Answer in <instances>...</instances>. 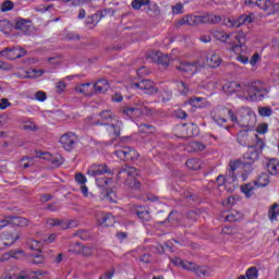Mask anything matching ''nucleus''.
Masks as SVG:
<instances>
[{
    "label": "nucleus",
    "mask_w": 279,
    "mask_h": 279,
    "mask_svg": "<svg viewBox=\"0 0 279 279\" xmlns=\"http://www.w3.org/2000/svg\"><path fill=\"white\" fill-rule=\"evenodd\" d=\"M228 117L233 124L238 123V125H242V128H252L253 125L252 122H250V119H252L251 116H244V121L241 122L236 114H234V111L228 107H216L211 111V119H214L215 123L218 125H226V123H228Z\"/></svg>",
    "instance_id": "nucleus-1"
},
{
    "label": "nucleus",
    "mask_w": 279,
    "mask_h": 279,
    "mask_svg": "<svg viewBox=\"0 0 279 279\" xmlns=\"http://www.w3.org/2000/svg\"><path fill=\"white\" fill-rule=\"evenodd\" d=\"M269 86L260 81L244 82V99L246 101H263L269 95Z\"/></svg>",
    "instance_id": "nucleus-2"
},
{
    "label": "nucleus",
    "mask_w": 279,
    "mask_h": 279,
    "mask_svg": "<svg viewBox=\"0 0 279 279\" xmlns=\"http://www.w3.org/2000/svg\"><path fill=\"white\" fill-rule=\"evenodd\" d=\"M265 149V142L257 138V142L253 146H248L247 151L243 155V165H254L258 160L260 154Z\"/></svg>",
    "instance_id": "nucleus-3"
},
{
    "label": "nucleus",
    "mask_w": 279,
    "mask_h": 279,
    "mask_svg": "<svg viewBox=\"0 0 279 279\" xmlns=\"http://www.w3.org/2000/svg\"><path fill=\"white\" fill-rule=\"evenodd\" d=\"M233 38H234V41H233L231 51L233 53L239 54L236 57L238 62H242V64H247V62H250V57L241 53V51H243V47L245 45V33H238L233 36Z\"/></svg>",
    "instance_id": "nucleus-4"
},
{
    "label": "nucleus",
    "mask_w": 279,
    "mask_h": 279,
    "mask_svg": "<svg viewBox=\"0 0 279 279\" xmlns=\"http://www.w3.org/2000/svg\"><path fill=\"white\" fill-rule=\"evenodd\" d=\"M198 60H199L201 69L203 66H209L210 69H217V68L221 66V62H223L221 57L216 52H210V53L203 52Z\"/></svg>",
    "instance_id": "nucleus-5"
},
{
    "label": "nucleus",
    "mask_w": 279,
    "mask_h": 279,
    "mask_svg": "<svg viewBox=\"0 0 279 279\" xmlns=\"http://www.w3.org/2000/svg\"><path fill=\"white\" fill-rule=\"evenodd\" d=\"M183 269H186V271H193L196 276H211L213 270L208 266H198L197 264L193 262H183Z\"/></svg>",
    "instance_id": "nucleus-6"
},
{
    "label": "nucleus",
    "mask_w": 279,
    "mask_h": 279,
    "mask_svg": "<svg viewBox=\"0 0 279 279\" xmlns=\"http://www.w3.org/2000/svg\"><path fill=\"white\" fill-rule=\"evenodd\" d=\"M114 154L120 160H124L126 162H134L135 160H138V157L141 156L138 151L132 147L118 149Z\"/></svg>",
    "instance_id": "nucleus-7"
},
{
    "label": "nucleus",
    "mask_w": 279,
    "mask_h": 279,
    "mask_svg": "<svg viewBox=\"0 0 279 279\" xmlns=\"http://www.w3.org/2000/svg\"><path fill=\"white\" fill-rule=\"evenodd\" d=\"M59 143L65 151H73V149H75V145H77V135L73 132H68L60 137Z\"/></svg>",
    "instance_id": "nucleus-8"
},
{
    "label": "nucleus",
    "mask_w": 279,
    "mask_h": 279,
    "mask_svg": "<svg viewBox=\"0 0 279 279\" xmlns=\"http://www.w3.org/2000/svg\"><path fill=\"white\" fill-rule=\"evenodd\" d=\"M132 86L133 88H140V90H144L146 95H158L156 83L150 80H142L137 83H134Z\"/></svg>",
    "instance_id": "nucleus-9"
},
{
    "label": "nucleus",
    "mask_w": 279,
    "mask_h": 279,
    "mask_svg": "<svg viewBox=\"0 0 279 279\" xmlns=\"http://www.w3.org/2000/svg\"><path fill=\"white\" fill-rule=\"evenodd\" d=\"M27 53L25 49L21 47H13V48H4L0 51V56L7 58L8 60H19V58H23Z\"/></svg>",
    "instance_id": "nucleus-10"
},
{
    "label": "nucleus",
    "mask_w": 279,
    "mask_h": 279,
    "mask_svg": "<svg viewBox=\"0 0 279 279\" xmlns=\"http://www.w3.org/2000/svg\"><path fill=\"white\" fill-rule=\"evenodd\" d=\"M254 21V13L248 15H242L238 20L227 19L223 22V25L227 27H241V25H245V23H252Z\"/></svg>",
    "instance_id": "nucleus-11"
},
{
    "label": "nucleus",
    "mask_w": 279,
    "mask_h": 279,
    "mask_svg": "<svg viewBox=\"0 0 279 279\" xmlns=\"http://www.w3.org/2000/svg\"><path fill=\"white\" fill-rule=\"evenodd\" d=\"M178 71H181L182 73H187L189 75H195L197 73V69H202V65L199 63V59L194 62H182L178 65Z\"/></svg>",
    "instance_id": "nucleus-12"
},
{
    "label": "nucleus",
    "mask_w": 279,
    "mask_h": 279,
    "mask_svg": "<svg viewBox=\"0 0 279 279\" xmlns=\"http://www.w3.org/2000/svg\"><path fill=\"white\" fill-rule=\"evenodd\" d=\"M147 58L151 62H156V64H161L162 66H167L171 62L169 54H163L160 51H151L147 54Z\"/></svg>",
    "instance_id": "nucleus-13"
},
{
    "label": "nucleus",
    "mask_w": 279,
    "mask_h": 279,
    "mask_svg": "<svg viewBox=\"0 0 279 279\" xmlns=\"http://www.w3.org/2000/svg\"><path fill=\"white\" fill-rule=\"evenodd\" d=\"M104 173H107L110 175L112 173V170L108 168V165L102 163V165H93L88 170H87V175H92L93 178H97V175H104Z\"/></svg>",
    "instance_id": "nucleus-14"
},
{
    "label": "nucleus",
    "mask_w": 279,
    "mask_h": 279,
    "mask_svg": "<svg viewBox=\"0 0 279 279\" xmlns=\"http://www.w3.org/2000/svg\"><path fill=\"white\" fill-rule=\"evenodd\" d=\"M47 226H49L50 228L61 226L62 230H70L71 228H75V226H77V222L75 220H69L68 222H64L63 220H60L58 218H50L47 220Z\"/></svg>",
    "instance_id": "nucleus-15"
},
{
    "label": "nucleus",
    "mask_w": 279,
    "mask_h": 279,
    "mask_svg": "<svg viewBox=\"0 0 279 279\" xmlns=\"http://www.w3.org/2000/svg\"><path fill=\"white\" fill-rule=\"evenodd\" d=\"M95 125H106V130L108 134L119 137L121 136V125H123V122L117 121L116 124H108V123L101 122V120H98L97 122H95Z\"/></svg>",
    "instance_id": "nucleus-16"
},
{
    "label": "nucleus",
    "mask_w": 279,
    "mask_h": 279,
    "mask_svg": "<svg viewBox=\"0 0 279 279\" xmlns=\"http://www.w3.org/2000/svg\"><path fill=\"white\" fill-rule=\"evenodd\" d=\"M14 29L22 32L25 36H29L32 34V21L25 19L16 20Z\"/></svg>",
    "instance_id": "nucleus-17"
},
{
    "label": "nucleus",
    "mask_w": 279,
    "mask_h": 279,
    "mask_svg": "<svg viewBox=\"0 0 279 279\" xmlns=\"http://www.w3.org/2000/svg\"><path fill=\"white\" fill-rule=\"evenodd\" d=\"M7 226H17L20 228H27L29 226V220L24 217L16 216H5Z\"/></svg>",
    "instance_id": "nucleus-18"
},
{
    "label": "nucleus",
    "mask_w": 279,
    "mask_h": 279,
    "mask_svg": "<svg viewBox=\"0 0 279 279\" xmlns=\"http://www.w3.org/2000/svg\"><path fill=\"white\" fill-rule=\"evenodd\" d=\"M179 25H189L191 27L202 25V15H184L179 20Z\"/></svg>",
    "instance_id": "nucleus-19"
},
{
    "label": "nucleus",
    "mask_w": 279,
    "mask_h": 279,
    "mask_svg": "<svg viewBox=\"0 0 279 279\" xmlns=\"http://www.w3.org/2000/svg\"><path fill=\"white\" fill-rule=\"evenodd\" d=\"M37 156L44 160H49L52 167H60L64 163V159L60 155L51 156L49 153H39Z\"/></svg>",
    "instance_id": "nucleus-20"
},
{
    "label": "nucleus",
    "mask_w": 279,
    "mask_h": 279,
    "mask_svg": "<svg viewBox=\"0 0 279 279\" xmlns=\"http://www.w3.org/2000/svg\"><path fill=\"white\" fill-rule=\"evenodd\" d=\"M245 87V82L238 83V82H229L223 85V90L226 93H243Z\"/></svg>",
    "instance_id": "nucleus-21"
},
{
    "label": "nucleus",
    "mask_w": 279,
    "mask_h": 279,
    "mask_svg": "<svg viewBox=\"0 0 279 279\" xmlns=\"http://www.w3.org/2000/svg\"><path fill=\"white\" fill-rule=\"evenodd\" d=\"M136 175V168L124 166L118 171L119 180H128V178H134Z\"/></svg>",
    "instance_id": "nucleus-22"
},
{
    "label": "nucleus",
    "mask_w": 279,
    "mask_h": 279,
    "mask_svg": "<svg viewBox=\"0 0 279 279\" xmlns=\"http://www.w3.org/2000/svg\"><path fill=\"white\" fill-rule=\"evenodd\" d=\"M240 218L241 214H239L236 210L223 211L220 215V221H229L230 223L239 221Z\"/></svg>",
    "instance_id": "nucleus-23"
},
{
    "label": "nucleus",
    "mask_w": 279,
    "mask_h": 279,
    "mask_svg": "<svg viewBox=\"0 0 279 279\" xmlns=\"http://www.w3.org/2000/svg\"><path fill=\"white\" fill-rule=\"evenodd\" d=\"M94 88L96 93H98L99 95H104V93H108L110 85L108 84V81L106 78H100L95 83Z\"/></svg>",
    "instance_id": "nucleus-24"
},
{
    "label": "nucleus",
    "mask_w": 279,
    "mask_h": 279,
    "mask_svg": "<svg viewBox=\"0 0 279 279\" xmlns=\"http://www.w3.org/2000/svg\"><path fill=\"white\" fill-rule=\"evenodd\" d=\"M242 165H245V163H243L241 159H238L235 161H230L228 177L232 180V182L236 180V174H234V171H236V169H239Z\"/></svg>",
    "instance_id": "nucleus-25"
},
{
    "label": "nucleus",
    "mask_w": 279,
    "mask_h": 279,
    "mask_svg": "<svg viewBox=\"0 0 279 279\" xmlns=\"http://www.w3.org/2000/svg\"><path fill=\"white\" fill-rule=\"evenodd\" d=\"M99 226H104V228H108L114 223V217L112 214H101L98 218Z\"/></svg>",
    "instance_id": "nucleus-26"
},
{
    "label": "nucleus",
    "mask_w": 279,
    "mask_h": 279,
    "mask_svg": "<svg viewBox=\"0 0 279 279\" xmlns=\"http://www.w3.org/2000/svg\"><path fill=\"white\" fill-rule=\"evenodd\" d=\"M120 112L125 117H129V119H134L136 114L141 113V109L136 107L124 106L120 109Z\"/></svg>",
    "instance_id": "nucleus-27"
},
{
    "label": "nucleus",
    "mask_w": 279,
    "mask_h": 279,
    "mask_svg": "<svg viewBox=\"0 0 279 279\" xmlns=\"http://www.w3.org/2000/svg\"><path fill=\"white\" fill-rule=\"evenodd\" d=\"M76 254H81V256H92L93 255V246L84 245L80 242H76Z\"/></svg>",
    "instance_id": "nucleus-28"
},
{
    "label": "nucleus",
    "mask_w": 279,
    "mask_h": 279,
    "mask_svg": "<svg viewBox=\"0 0 279 279\" xmlns=\"http://www.w3.org/2000/svg\"><path fill=\"white\" fill-rule=\"evenodd\" d=\"M223 19L220 15L215 14H206L202 15V24L210 23L211 25H217V23H221Z\"/></svg>",
    "instance_id": "nucleus-29"
},
{
    "label": "nucleus",
    "mask_w": 279,
    "mask_h": 279,
    "mask_svg": "<svg viewBox=\"0 0 279 279\" xmlns=\"http://www.w3.org/2000/svg\"><path fill=\"white\" fill-rule=\"evenodd\" d=\"M236 141L239 145H242V147H247V145H250V134L247 131H240L238 133Z\"/></svg>",
    "instance_id": "nucleus-30"
},
{
    "label": "nucleus",
    "mask_w": 279,
    "mask_h": 279,
    "mask_svg": "<svg viewBox=\"0 0 279 279\" xmlns=\"http://www.w3.org/2000/svg\"><path fill=\"white\" fill-rule=\"evenodd\" d=\"M185 166L191 171H199V169H202V161L197 158L187 159Z\"/></svg>",
    "instance_id": "nucleus-31"
},
{
    "label": "nucleus",
    "mask_w": 279,
    "mask_h": 279,
    "mask_svg": "<svg viewBox=\"0 0 279 279\" xmlns=\"http://www.w3.org/2000/svg\"><path fill=\"white\" fill-rule=\"evenodd\" d=\"M267 169L270 175H278L279 172V161L277 159H270L267 162Z\"/></svg>",
    "instance_id": "nucleus-32"
},
{
    "label": "nucleus",
    "mask_w": 279,
    "mask_h": 279,
    "mask_svg": "<svg viewBox=\"0 0 279 279\" xmlns=\"http://www.w3.org/2000/svg\"><path fill=\"white\" fill-rule=\"evenodd\" d=\"M135 213L142 221H149V219H151V216L149 215V210H147V208L145 207H141V206L137 207L135 209Z\"/></svg>",
    "instance_id": "nucleus-33"
},
{
    "label": "nucleus",
    "mask_w": 279,
    "mask_h": 279,
    "mask_svg": "<svg viewBox=\"0 0 279 279\" xmlns=\"http://www.w3.org/2000/svg\"><path fill=\"white\" fill-rule=\"evenodd\" d=\"M269 174L268 173H262L258 179L254 182V186H269Z\"/></svg>",
    "instance_id": "nucleus-34"
},
{
    "label": "nucleus",
    "mask_w": 279,
    "mask_h": 279,
    "mask_svg": "<svg viewBox=\"0 0 279 279\" xmlns=\"http://www.w3.org/2000/svg\"><path fill=\"white\" fill-rule=\"evenodd\" d=\"M21 254H23L21 250H12L10 252H7L0 257V263H5V260L10 258H19V255Z\"/></svg>",
    "instance_id": "nucleus-35"
},
{
    "label": "nucleus",
    "mask_w": 279,
    "mask_h": 279,
    "mask_svg": "<svg viewBox=\"0 0 279 279\" xmlns=\"http://www.w3.org/2000/svg\"><path fill=\"white\" fill-rule=\"evenodd\" d=\"M279 215V204L275 203L271 205V207L268 210V218L270 221H277Z\"/></svg>",
    "instance_id": "nucleus-36"
},
{
    "label": "nucleus",
    "mask_w": 279,
    "mask_h": 279,
    "mask_svg": "<svg viewBox=\"0 0 279 279\" xmlns=\"http://www.w3.org/2000/svg\"><path fill=\"white\" fill-rule=\"evenodd\" d=\"M76 92L81 93V95L90 96L93 95V90H90V83H84L76 86Z\"/></svg>",
    "instance_id": "nucleus-37"
},
{
    "label": "nucleus",
    "mask_w": 279,
    "mask_h": 279,
    "mask_svg": "<svg viewBox=\"0 0 279 279\" xmlns=\"http://www.w3.org/2000/svg\"><path fill=\"white\" fill-rule=\"evenodd\" d=\"M96 184L99 186V189H108L110 184H112V179L102 177L96 179Z\"/></svg>",
    "instance_id": "nucleus-38"
},
{
    "label": "nucleus",
    "mask_w": 279,
    "mask_h": 279,
    "mask_svg": "<svg viewBox=\"0 0 279 279\" xmlns=\"http://www.w3.org/2000/svg\"><path fill=\"white\" fill-rule=\"evenodd\" d=\"M171 97H173V93L167 88H162L158 93V98L161 99L162 101H171Z\"/></svg>",
    "instance_id": "nucleus-39"
},
{
    "label": "nucleus",
    "mask_w": 279,
    "mask_h": 279,
    "mask_svg": "<svg viewBox=\"0 0 279 279\" xmlns=\"http://www.w3.org/2000/svg\"><path fill=\"white\" fill-rule=\"evenodd\" d=\"M145 5H151V0H133L131 2L133 10H141Z\"/></svg>",
    "instance_id": "nucleus-40"
},
{
    "label": "nucleus",
    "mask_w": 279,
    "mask_h": 279,
    "mask_svg": "<svg viewBox=\"0 0 279 279\" xmlns=\"http://www.w3.org/2000/svg\"><path fill=\"white\" fill-rule=\"evenodd\" d=\"M138 131L142 134H154V132H156V126L143 123L138 126Z\"/></svg>",
    "instance_id": "nucleus-41"
},
{
    "label": "nucleus",
    "mask_w": 279,
    "mask_h": 279,
    "mask_svg": "<svg viewBox=\"0 0 279 279\" xmlns=\"http://www.w3.org/2000/svg\"><path fill=\"white\" fill-rule=\"evenodd\" d=\"M12 31V23L9 20H0V32L3 34H10Z\"/></svg>",
    "instance_id": "nucleus-42"
},
{
    "label": "nucleus",
    "mask_w": 279,
    "mask_h": 279,
    "mask_svg": "<svg viewBox=\"0 0 279 279\" xmlns=\"http://www.w3.org/2000/svg\"><path fill=\"white\" fill-rule=\"evenodd\" d=\"M99 117L101 121H107V122L117 119V116L112 113V110H104L100 112Z\"/></svg>",
    "instance_id": "nucleus-43"
},
{
    "label": "nucleus",
    "mask_w": 279,
    "mask_h": 279,
    "mask_svg": "<svg viewBox=\"0 0 279 279\" xmlns=\"http://www.w3.org/2000/svg\"><path fill=\"white\" fill-rule=\"evenodd\" d=\"M213 36H214V38H216V40H220L221 43H226V40H228V38H230V35H228L223 31H214Z\"/></svg>",
    "instance_id": "nucleus-44"
},
{
    "label": "nucleus",
    "mask_w": 279,
    "mask_h": 279,
    "mask_svg": "<svg viewBox=\"0 0 279 279\" xmlns=\"http://www.w3.org/2000/svg\"><path fill=\"white\" fill-rule=\"evenodd\" d=\"M36 276H40L39 271H23L16 276V279H35Z\"/></svg>",
    "instance_id": "nucleus-45"
},
{
    "label": "nucleus",
    "mask_w": 279,
    "mask_h": 279,
    "mask_svg": "<svg viewBox=\"0 0 279 279\" xmlns=\"http://www.w3.org/2000/svg\"><path fill=\"white\" fill-rule=\"evenodd\" d=\"M20 238V235H15V238H11V242H5V240L0 238V251L5 250V247H10V245H14Z\"/></svg>",
    "instance_id": "nucleus-46"
},
{
    "label": "nucleus",
    "mask_w": 279,
    "mask_h": 279,
    "mask_svg": "<svg viewBox=\"0 0 279 279\" xmlns=\"http://www.w3.org/2000/svg\"><path fill=\"white\" fill-rule=\"evenodd\" d=\"M241 191L246 197H252L254 194V185L252 183L244 184L241 186Z\"/></svg>",
    "instance_id": "nucleus-47"
},
{
    "label": "nucleus",
    "mask_w": 279,
    "mask_h": 279,
    "mask_svg": "<svg viewBox=\"0 0 279 279\" xmlns=\"http://www.w3.org/2000/svg\"><path fill=\"white\" fill-rule=\"evenodd\" d=\"M256 8H259V10H264L265 12H267L271 8V0H257Z\"/></svg>",
    "instance_id": "nucleus-48"
},
{
    "label": "nucleus",
    "mask_w": 279,
    "mask_h": 279,
    "mask_svg": "<svg viewBox=\"0 0 279 279\" xmlns=\"http://www.w3.org/2000/svg\"><path fill=\"white\" fill-rule=\"evenodd\" d=\"M190 148L192 151H204V149H206V144L202 142H191Z\"/></svg>",
    "instance_id": "nucleus-49"
},
{
    "label": "nucleus",
    "mask_w": 279,
    "mask_h": 279,
    "mask_svg": "<svg viewBox=\"0 0 279 279\" xmlns=\"http://www.w3.org/2000/svg\"><path fill=\"white\" fill-rule=\"evenodd\" d=\"M259 117H271L274 114V109L271 107H258Z\"/></svg>",
    "instance_id": "nucleus-50"
},
{
    "label": "nucleus",
    "mask_w": 279,
    "mask_h": 279,
    "mask_svg": "<svg viewBox=\"0 0 279 279\" xmlns=\"http://www.w3.org/2000/svg\"><path fill=\"white\" fill-rule=\"evenodd\" d=\"M1 12H10V10H14V2L12 0H5L0 8Z\"/></svg>",
    "instance_id": "nucleus-51"
},
{
    "label": "nucleus",
    "mask_w": 279,
    "mask_h": 279,
    "mask_svg": "<svg viewBox=\"0 0 279 279\" xmlns=\"http://www.w3.org/2000/svg\"><path fill=\"white\" fill-rule=\"evenodd\" d=\"M199 209H192L186 213L187 219H191L192 221H197L199 219Z\"/></svg>",
    "instance_id": "nucleus-52"
},
{
    "label": "nucleus",
    "mask_w": 279,
    "mask_h": 279,
    "mask_svg": "<svg viewBox=\"0 0 279 279\" xmlns=\"http://www.w3.org/2000/svg\"><path fill=\"white\" fill-rule=\"evenodd\" d=\"M247 279H258V269L256 267H251L246 270Z\"/></svg>",
    "instance_id": "nucleus-53"
},
{
    "label": "nucleus",
    "mask_w": 279,
    "mask_h": 279,
    "mask_svg": "<svg viewBox=\"0 0 279 279\" xmlns=\"http://www.w3.org/2000/svg\"><path fill=\"white\" fill-rule=\"evenodd\" d=\"M177 88H178L179 93H181V95H186L189 93V87L182 81L177 82Z\"/></svg>",
    "instance_id": "nucleus-54"
},
{
    "label": "nucleus",
    "mask_w": 279,
    "mask_h": 279,
    "mask_svg": "<svg viewBox=\"0 0 279 279\" xmlns=\"http://www.w3.org/2000/svg\"><path fill=\"white\" fill-rule=\"evenodd\" d=\"M174 117L177 119H181L182 121H184L185 119L189 118V113H186V111H184L182 109H177V110H174Z\"/></svg>",
    "instance_id": "nucleus-55"
},
{
    "label": "nucleus",
    "mask_w": 279,
    "mask_h": 279,
    "mask_svg": "<svg viewBox=\"0 0 279 279\" xmlns=\"http://www.w3.org/2000/svg\"><path fill=\"white\" fill-rule=\"evenodd\" d=\"M236 232H239V229L234 228V227H230V226H227V227H223L222 228V233L223 234H236Z\"/></svg>",
    "instance_id": "nucleus-56"
},
{
    "label": "nucleus",
    "mask_w": 279,
    "mask_h": 279,
    "mask_svg": "<svg viewBox=\"0 0 279 279\" xmlns=\"http://www.w3.org/2000/svg\"><path fill=\"white\" fill-rule=\"evenodd\" d=\"M34 258L32 260L33 265H43L45 263V256L38 254V255H33Z\"/></svg>",
    "instance_id": "nucleus-57"
},
{
    "label": "nucleus",
    "mask_w": 279,
    "mask_h": 279,
    "mask_svg": "<svg viewBox=\"0 0 279 279\" xmlns=\"http://www.w3.org/2000/svg\"><path fill=\"white\" fill-rule=\"evenodd\" d=\"M268 130H269V124H267V123H260L257 126L258 134H267Z\"/></svg>",
    "instance_id": "nucleus-58"
},
{
    "label": "nucleus",
    "mask_w": 279,
    "mask_h": 279,
    "mask_svg": "<svg viewBox=\"0 0 279 279\" xmlns=\"http://www.w3.org/2000/svg\"><path fill=\"white\" fill-rule=\"evenodd\" d=\"M183 195L187 202H197V195L193 194L192 192H183Z\"/></svg>",
    "instance_id": "nucleus-59"
},
{
    "label": "nucleus",
    "mask_w": 279,
    "mask_h": 279,
    "mask_svg": "<svg viewBox=\"0 0 279 279\" xmlns=\"http://www.w3.org/2000/svg\"><path fill=\"white\" fill-rule=\"evenodd\" d=\"M184 10V4H182L181 2L177 3L174 7H172V12L174 14H182V12Z\"/></svg>",
    "instance_id": "nucleus-60"
},
{
    "label": "nucleus",
    "mask_w": 279,
    "mask_h": 279,
    "mask_svg": "<svg viewBox=\"0 0 279 279\" xmlns=\"http://www.w3.org/2000/svg\"><path fill=\"white\" fill-rule=\"evenodd\" d=\"M66 89V83H64L63 81H59L56 85V90L57 93H64V90Z\"/></svg>",
    "instance_id": "nucleus-61"
},
{
    "label": "nucleus",
    "mask_w": 279,
    "mask_h": 279,
    "mask_svg": "<svg viewBox=\"0 0 279 279\" xmlns=\"http://www.w3.org/2000/svg\"><path fill=\"white\" fill-rule=\"evenodd\" d=\"M114 268H111L110 270H107L102 276H100L99 279H112L114 277Z\"/></svg>",
    "instance_id": "nucleus-62"
},
{
    "label": "nucleus",
    "mask_w": 279,
    "mask_h": 279,
    "mask_svg": "<svg viewBox=\"0 0 279 279\" xmlns=\"http://www.w3.org/2000/svg\"><path fill=\"white\" fill-rule=\"evenodd\" d=\"M105 198L108 201V202H112V203H116L117 202V193H114V191H110L106 194Z\"/></svg>",
    "instance_id": "nucleus-63"
},
{
    "label": "nucleus",
    "mask_w": 279,
    "mask_h": 279,
    "mask_svg": "<svg viewBox=\"0 0 279 279\" xmlns=\"http://www.w3.org/2000/svg\"><path fill=\"white\" fill-rule=\"evenodd\" d=\"M75 180H76V182H77L78 184H82V185L86 184V178H85V175L82 174V173H76V174H75Z\"/></svg>",
    "instance_id": "nucleus-64"
}]
</instances>
